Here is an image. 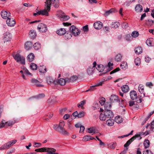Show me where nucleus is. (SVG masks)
<instances>
[{"mask_svg":"<svg viewBox=\"0 0 154 154\" xmlns=\"http://www.w3.org/2000/svg\"><path fill=\"white\" fill-rule=\"evenodd\" d=\"M51 5V0H46V1L45 2L44 9L40 10V11L38 13V15L48 16L49 15L48 12L50 10Z\"/></svg>","mask_w":154,"mask_h":154,"instance_id":"f257e3e1","label":"nucleus"},{"mask_svg":"<svg viewBox=\"0 0 154 154\" xmlns=\"http://www.w3.org/2000/svg\"><path fill=\"white\" fill-rule=\"evenodd\" d=\"M64 125V122L63 121L61 120L60 121V124L59 125H54L53 128L63 135H68V133L63 128Z\"/></svg>","mask_w":154,"mask_h":154,"instance_id":"f03ea898","label":"nucleus"},{"mask_svg":"<svg viewBox=\"0 0 154 154\" xmlns=\"http://www.w3.org/2000/svg\"><path fill=\"white\" fill-rule=\"evenodd\" d=\"M17 142V140H14L6 143L0 147V150H2L9 149L11 146L15 144Z\"/></svg>","mask_w":154,"mask_h":154,"instance_id":"7ed1b4c3","label":"nucleus"},{"mask_svg":"<svg viewBox=\"0 0 154 154\" xmlns=\"http://www.w3.org/2000/svg\"><path fill=\"white\" fill-rule=\"evenodd\" d=\"M130 94L131 99L134 100L136 99V102L138 103H140L142 102L141 98H139L137 96V94L136 92L134 91H133L130 92Z\"/></svg>","mask_w":154,"mask_h":154,"instance_id":"20e7f679","label":"nucleus"},{"mask_svg":"<svg viewBox=\"0 0 154 154\" xmlns=\"http://www.w3.org/2000/svg\"><path fill=\"white\" fill-rule=\"evenodd\" d=\"M57 12L58 14H57V16L62 21H66L70 18L68 16L65 15V13L61 11H59Z\"/></svg>","mask_w":154,"mask_h":154,"instance_id":"39448f33","label":"nucleus"},{"mask_svg":"<svg viewBox=\"0 0 154 154\" xmlns=\"http://www.w3.org/2000/svg\"><path fill=\"white\" fill-rule=\"evenodd\" d=\"M12 55L14 58L17 62H21L22 63L24 62L25 59L24 57L21 56L19 54H15L14 53L12 54Z\"/></svg>","mask_w":154,"mask_h":154,"instance_id":"423d86ee","label":"nucleus"},{"mask_svg":"<svg viewBox=\"0 0 154 154\" xmlns=\"http://www.w3.org/2000/svg\"><path fill=\"white\" fill-rule=\"evenodd\" d=\"M69 30L75 36H77L80 33V32L78 29L73 25L70 27Z\"/></svg>","mask_w":154,"mask_h":154,"instance_id":"0eeeda50","label":"nucleus"},{"mask_svg":"<svg viewBox=\"0 0 154 154\" xmlns=\"http://www.w3.org/2000/svg\"><path fill=\"white\" fill-rule=\"evenodd\" d=\"M11 38V35L9 32H7L4 33L3 37L4 42H8L10 41Z\"/></svg>","mask_w":154,"mask_h":154,"instance_id":"6e6552de","label":"nucleus"},{"mask_svg":"<svg viewBox=\"0 0 154 154\" xmlns=\"http://www.w3.org/2000/svg\"><path fill=\"white\" fill-rule=\"evenodd\" d=\"M38 29L41 32H45L47 30L46 25L43 23H40L38 26Z\"/></svg>","mask_w":154,"mask_h":154,"instance_id":"1a4fd4ad","label":"nucleus"},{"mask_svg":"<svg viewBox=\"0 0 154 154\" xmlns=\"http://www.w3.org/2000/svg\"><path fill=\"white\" fill-rule=\"evenodd\" d=\"M105 117L106 119H111L113 117L114 115L112 112L109 109L105 110L104 111Z\"/></svg>","mask_w":154,"mask_h":154,"instance_id":"9d476101","label":"nucleus"},{"mask_svg":"<svg viewBox=\"0 0 154 154\" xmlns=\"http://www.w3.org/2000/svg\"><path fill=\"white\" fill-rule=\"evenodd\" d=\"M6 22L8 25L10 26H14L16 23L13 18L10 17L7 19Z\"/></svg>","mask_w":154,"mask_h":154,"instance_id":"9b49d317","label":"nucleus"},{"mask_svg":"<svg viewBox=\"0 0 154 154\" xmlns=\"http://www.w3.org/2000/svg\"><path fill=\"white\" fill-rule=\"evenodd\" d=\"M1 15L2 17L5 19H7L11 17L10 13L8 11H3L1 12Z\"/></svg>","mask_w":154,"mask_h":154,"instance_id":"f8f14e48","label":"nucleus"},{"mask_svg":"<svg viewBox=\"0 0 154 154\" xmlns=\"http://www.w3.org/2000/svg\"><path fill=\"white\" fill-rule=\"evenodd\" d=\"M138 135H135L132 137L131 139H130L129 140H128L126 143L124 145V146L125 147H127L131 143L134 141L135 139L137 137H138Z\"/></svg>","mask_w":154,"mask_h":154,"instance_id":"ddd939ff","label":"nucleus"},{"mask_svg":"<svg viewBox=\"0 0 154 154\" xmlns=\"http://www.w3.org/2000/svg\"><path fill=\"white\" fill-rule=\"evenodd\" d=\"M102 23L100 21H97L94 24V26L96 29H100L102 27Z\"/></svg>","mask_w":154,"mask_h":154,"instance_id":"4468645a","label":"nucleus"},{"mask_svg":"<svg viewBox=\"0 0 154 154\" xmlns=\"http://www.w3.org/2000/svg\"><path fill=\"white\" fill-rule=\"evenodd\" d=\"M103 83V81L100 82H99L97 83L96 84L94 85L91 86L89 89L86 91L87 92L89 91H93L95 89V87L96 86H101L102 85Z\"/></svg>","mask_w":154,"mask_h":154,"instance_id":"2eb2a0df","label":"nucleus"},{"mask_svg":"<svg viewBox=\"0 0 154 154\" xmlns=\"http://www.w3.org/2000/svg\"><path fill=\"white\" fill-rule=\"evenodd\" d=\"M146 43L148 46H152L154 45V40L152 38H149L146 41Z\"/></svg>","mask_w":154,"mask_h":154,"instance_id":"dca6fc26","label":"nucleus"},{"mask_svg":"<svg viewBox=\"0 0 154 154\" xmlns=\"http://www.w3.org/2000/svg\"><path fill=\"white\" fill-rule=\"evenodd\" d=\"M110 100L112 103H113L116 101H119V97L117 96L113 95L110 96Z\"/></svg>","mask_w":154,"mask_h":154,"instance_id":"f3484780","label":"nucleus"},{"mask_svg":"<svg viewBox=\"0 0 154 154\" xmlns=\"http://www.w3.org/2000/svg\"><path fill=\"white\" fill-rule=\"evenodd\" d=\"M66 32V29L63 28H61L57 30L56 31L57 33L60 35H64Z\"/></svg>","mask_w":154,"mask_h":154,"instance_id":"a211bd4d","label":"nucleus"},{"mask_svg":"<svg viewBox=\"0 0 154 154\" xmlns=\"http://www.w3.org/2000/svg\"><path fill=\"white\" fill-rule=\"evenodd\" d=\"M59 0H51V4H52L53 6L55 8H57L59 6L60 3L59 2Z\"/></svg>","mask_w":154,"mask_h":154,"instance_id":"6ab92c4d","label":"nucleus"},{"mask_svg":"<svg viewBox=\"0 0 154 154\" xmlns=\"http://www.w3.org/2000/svg\"><path fill=\"white\" fill-rule=\"evenodd\" d=\"M32 44L31 42H27L25 45V49L27 50H29L32 46Z\"/></svg>","mask_w":154,"mask_h":154,"instance_id":"aec40b11","label":"nucleus"},{"mask_svg":"<svg viewBox=\"0 0 154 154\" xmlns=\"http://www.w3.org/2000/svg\"><path fill=\"white\" fill-rule=\"evenodd\" d=\"M38 69L39 72L42 73H45L47 71L46 67L43 65L39 66Z\"/></svg>","mask_w":154,"mask_h":154,"instance_id":"412c9836","label":"nucleus"},{"mask_svg":"<svg viewBox=\"0 0 154 154\" xmlns=\"http://www.w3.org/2000/svg\"><path fill=\"white\" fill-rule=\"evenodd\" d=\"M116 11V9L114 8H112L110 9L109 10L106 11L105 13L104 14V16H108L112 12H115Z\"/></svg>","mask_w":154,"mask_h":154,"instance_id":"4be33fe9","label":"nucleus"},{"mask_svg":"<svg viewBox=\"0 0 154 154\" xmlns=\"http://www.w3.org/2000/svg\"><path fill=\"white\" fill-rule=\"evenodd\" d=\"M29 35L32 38H34L36 35V32L33 30H31L29 32Z\"/></svg>","mask_w":154,"mask_h":154,"instance_id":"5701e85b","label":"nucleus"},{"mask_svg":"<svg viewBox=\"0 0 154 154\" xmlns=\"http://www.w3.org/2000/svg\"><path fill=\"white\" fill-rule=\"evenodd\" d=\"M135 10L137 12H141L143 10V7L140 4L137 5L135 7Z\"/></svg>","mask_w":154,"mask_h":154,"instance_id":"b1692460","label":"nucleus"},{"mask_svg":"<svg viewBox=\"0 0 154 154\" xmlns=\"http://www.w3.org/2000/svg\"><path fill=\"white\" fill-rule=\"evenodd\" d=\"M114 121L113 119H108L106 121V123L109 126H111L113 125Z\"/></svg>","mask_w":154,"mask_h":154,"instance_id":"393cba45","label":"nucleus"},{"mask_svg":"<svg viewBox=\"0 0 154 154\" xmlns=\"http://www.w3.org/2000/svg\"><path fill=\"white\" fill-rule=\"evenodd\" d=\"M88 132L92 134H94L96 133L95 128L94 127H91L89 128H88Z\"/></svg>","mask_w":154,"mask_h":154,"instance_id":"a878e982","label":"nucleus"},{"mask_svg":"<svg viewBox=\"0 0 154 154\" xmlns=\"http://www.w3.org/2000/svg\"><path fill=\"white\" fill-rule=\"evenodd\" d=\"M35 56L34 54L31 53L28 56L27 60L30 62H32L34 59Z\"/></svg>","mask_w":154,"mask_h":154,"instance_id":"bb28decb","label":"nucleus"},{"mask_svg":"<svg viewBox=\"0 0 154 154\" xmlns=\"http://www.w3.org/2000/svg\"><path fill=\"white\" fill-rule=\"evenodd\" d=\"M135 53L137 54H139L142 52V49L140 47H138L135 49Z\"/></svg>","mask_w":154,"mask_h":154,"instance_id":"cd10ccee","label":"nucleus"},{"mask_svg":"<svg viewBox=\"0 0 154 154\" xmlns=\"http://www.w3.org/2000/svg\"><path fill=\"white\" fill-rule=\"evenodd\" d=\"M96 68L99 72H102L104 70V67L102 64H100L98 65L97 67Z\"/></svg>","mask_w":154,"mask_h":154,"instance_id":"c85d7f7f","label":"nucleus"},{"mask_svg":"<svg viewBox=\"0 0 154 154\" xmlns=\"http://www.w3.org/2000/svg\"><path fill=\"white\" fill-rule=\"evenodd\" d=\"M122 90V91L124 93L128 92L129 88L128 86L127 85H123L121 87Z\"/></svg>","mask_w":154,"mask_h":154,"instance_id":"c756f323","label":"nucleus"},{"mask_svg":"<svg viewBox=\"0 0 154 154\" xmlns=\"http://www.w3.org/2000/svg\"><path fill=\"white\" fill-rule=\"evenodd\" d=\"M120 25V23L117 22H112L111 25V27L112 28H116Z\"/></svg>","mask_w":154,"mask_h":154,"instance_id":"7c9ffc66","label":"nucleus"},{"mask_svg":"<svg viewBox=\"0 0 154 154\" xmlns=\"http://www.w3.org/2000/svg\"><path fill=\"white\" fill-rule=\"evenodd\" d=\"M94 69V67H90L88 68L87 69V72L88 74L89 75H92L93 73V71Z\"/></svg>","mask_w":154,"mask_h":154,"instance_id":"2f4dec72","label":"nucleus"},{"mask_svg":"<svg viewBox=\"0 0 154 154\" xmlns=\"http://www.w3.org/2000/svg\"><path fill=\"white\" fill-rule=\"evenodd\" d=\"M143 145L145 148H148L150 145L149 140H145L144 141Z\"/></svg>","mask_w":154,"mask_h":154,"instance_id":"473e14b6","label":"nucleus"},{"mask_svg":"<svg viewBox=\"0 0 154 154\" xmlns=\"http://www.w3.org/2000/svg\"><path fill=\"white\" fill-rule=\"evenodd\" d=\"M115 121L118 123H120L123 121V119L121 117L118 116L115 117Z\"/></svg>","mask_w":154,"mask_h":154,"instance_id":"72a5a7b5","label":"nucleus"},{"mask_svg":"<svg viewBox=\"0 0 154 154\" xmlns=\"http://www.w3.org/2000/svg\"><path fill=\"white\" fill-rule=\"evenodd\" d=\"M65 34V37L66 39H70L72 36V33H71L70 31L67 33L66 32Z\"/></svg>","mask_w":154,"mask_h":154,"instance_id":"f704fd0d","label":"nucleus"},{"mask_svg":"<svg viewBox=\"0 0 154 154\" xmlns=\"http://www.w3.org/2000/svg\"><path fill=\"white\" fill-rule=\"evenodd\" d=\"M33 46L35 49V50H38L41 47L40 44L38 42L35 43Z\"/></svg>","mask_w":154,"mask_h":154,"instance_id":"c9c22d12","label":"nucleus"},{"mask_svg":"<svg viewBox=\"0 0 154 154\" xmlns=\"http://www.w3.org/2000/svg\"><path fill=\"white\" fill-rule=\"evenodd\" d=\"M122 58V56L121 54H119L116 55L115 57V60L117 62L120 61Z\"/></svg>","mask_w":154,"mask_h":154,"instance_id":"e433bc0d","label":"nucleus"},{"mask_svg":"<svg viewBox=\"0 0 154 154\" xmlns=\"http://www.w3.org/2000/svg\"><path fill=\"white\" fill-rule=\"evenodd\" d=\"M35 151L37 152H49V151L47 150V148L46 147L35 149Z\"/></svg>","mask_w":154,"mask_h":154,"instance_id":"4c0bfd02","label":"nucleus"},{"mask_svg":"<svg viewBox=\"0 0 154 154\" xmlns=\"http://www.w3.org/2000/svg\"><path fill=\"white\" fill-rule=\"evenodd\" d=\"M128 66L126 62H125L122 63L120 65L121 68L124 69H125L127 68Z\"/></svg>","mask_w":154,"mask_h":154,"instance_id":"58836bf2","label":"nucleus"},{"mask_svg":"<svg viewBox=\"0 0 154 154\" xmlns=\"http://www.w3.org/2000/svg\"><path fill=\"white\" fill-rule=\"evenodd\" d=\"M58 83L61 85H64L65 84V80L63 78H60L58 81Z\"/></svg>","mask_w":154,"mask_h":154,"instance_id":"ea45409f","label":"nucleus"},{"mask_svg":"<svg viewBox=\"0 0 154 154\" xmlns=\"http://www.w3.org/2000/svg\"><path fill=\"white\" fill-rule=\"evenodd\" d=\"M15 123V121H9L5 122V125L7 126H10L12 125Z\"/></svg>","mask_w":154,"mask_h":154,"instance_id":"a19ab883","label":"nucleus"},{"mask_svg":"<svg viewBox=\"0 0 154 154\" xmlns=\"http://www.w3.org/2000/svg\"><path fill=\"white\" fill-rule=\"evenodd\" d=\"M139 35V33L137 31H134L133 32L131 33V36L134 38L137 37Z\"/></svg>","mask_w":154,"mask_h":154,"instance_id":"79ce46f5","label":"nucleus"},{"mask_svg":"<svg viewBox=\"0 0 154 154\" xmlns=\"http://www.w3.org/2000/svg\"><path fill=\"white\" fill-rule=\"evenodd\" d=\"M31 68L33 70H35L37 69L38 68L37 65L35 63H32L30 65Z\"/></svg>","mask_w":154,"mask_h":154,"instance_id":"37998d69","label":"nucleus"},{"mask_svg":"<svg viewBox=\"0 0 154 154\" xmlns=\"http://www.w3.org/2000/svg\"><path fill=\"white\" fill-rule=\"evenodd\" d=\"M100 119L101 120L104 121L106 119V117H105L104 112V114L101 113L100 115Z\"/></svg>","mask_w":154,"mask_h":154,"instance_id":"c03bdc74","label":"nucleus"},{"mask_svg":"<svg viewBox=\"0 0 154 154\" xmlns=\"http://www.w3.org/2000/svg\"><path fill=\"white\" fill-rule=\"evenodd\" d=\"M134 62L136 66L139 65L140 63V59L139 57H137L135 59Z\"/></svg>","mask_w":154,"mask_h":154,"instance_id":"a18cd8bd","label":"nucleus"},{"mask_svg":"<svg viewBox=\"0 0 154 154\" xmlns=\"http://www.w3.org/2000/svg\"><path fill=\"white\" fill-rule=\"evenodd\" d=\"M116 146V142L112 143L109 144V147L111 149H114L115 148Z\"/></svg>","mask_w":154,"mask_h":154,"instance_id":"49530a36","label":"nucleus"},{"mask_svg":"<svg viewBox=\"0 0 154 154\" xmlns=\"http://www.w3.org/2000/svg\"><path fill=\"white\" fill-rule=\"evenodd\" d=\"M111 105L109 103H107L105 104L104 107L105 110L109 109L111 108Z\"/></svg>","mask_w":154,"mask_h":154,"instance_id":"de8ad7c7","label":"nucleus"},{"mask_svg":"<svg viewBox=\"0 0 154 154\" xmlns=\"http://www.w3.org/2000/svg\"><path fill=\"white\" fill-rule=\"evenodd\" d=\"M85 103V101L84 100L82 101H81L79 104H78V106L79 107H80L81 106L82 109H83L82 106L84 105Z\"/></svg>","mask_w":154,"mask_h":154,"instance_id":"09e8293b","label":"nucleus"},{"mask_svg":"<svg viewBox=\"0 0 154 154\" xmlns=\"http://www.w3.org/2000/svg\"><path fill=\"white\" fill-rule=\"evenodd\" d=\"M119 100L120 106L122 108L125 107V105L124 104L125 100H124L122 99L121 100Z\"/></svg>","mask_w":154,"mask_h":154,"instance_id":"8fccbe9b","label":"nucleus"},{"mask_svg":"<svg viewBox=\"0 0 154 154\" xmlns=\"http://www.w3.org/2000/svg\"><path fill=\"white\" fill-rule=\"evenodd\" d=\"M105 101V99L104 97H102L101 98L99 101V102L101 105H103L104 104Z\"/></svg>","mask_w":154,"mask_h":154,"instance_id":"3c124183","label":"nucleus"},{"mask_svg":"<svg viewBox=\"0 0 154 154\" xmlns=\"http://www.w3.org/2000/svg\"><path fill=\"white\" fill-rule=\"evenodd\" d=\"M126 38L127 41H131L132 39V37L130 34H127L126 36Z\"/></svg>","mask_w":154,"mask_h":154,"instance_id":"603ef678","label":"nucleus"},{"mask_svg":"<svg viewBox=\"0 0 154 154\" xmlns=\"http://www.w3.org/2000/svg\"><path fill=\"white\" fill-rule=\"evenodd\" d=\"M90 136L85 135L83 138V140L84 141H86L88 140H90Z\"/></svg>","mask_w":154,"mask_h":154,"instance_id":"864d4df0","label":"nucleus"},{"mask_svg":"<svg viewBox=\"0 0 154 154\" xmlns=\"http://www.w3.org/2000/svg\"><path fill=\"white\" fill-rule=\"evenodd\" d=\"M24 72L27 75H31V74L29 72V71L26 69H23Z\"/></svg>","mask_w":154,"mask_h":154,"instance_id":"5fc2aeb1","label":"nucleus"},{"mask_svg":"<svg viewBox=\"0 0 154 154\" xmlns=\"http://www.w3.org/2000/svg\"><path fill=\"white\" fill-rule=\"evenodd\" d=\"M113 65V64L112 63H111L110 62H109L108 63V65L109 68L110 69L108 71H107L105 72H104L103 73L105 74L108 71H110V70H112L113 68V67H112Z\"/></svg>","mask_w":154,"mask_h":154,"instance_id":"6e6d98bb","label":"nucleus"},{"mask_svg":"<svg viewBox=\"0 0 154 154\" xmlns=\"http://www.w3.org/2000/svg\"><path fill=\"white\" fill-rule=\"evenodd\" d=\"M84 115L85 112L83 111H82L80 112L79 113H78V117L79 118H82L83 117Z\"/></svg>","mask_w":154,"mask_h":154,"instance_id":"4d7b16f0","label":"nucleus"},{"mask_svg":"<svg viewBox=\"0 0 154 154\" xmlns=\"http://www.w3.org/2000/svg\"><path fill=\"white\" fill-rule=\"evenodd\" d=\"M120 70V69L119 67L116 68V69H115L112 71L110 72V74H111L113 73H114L117 72L119 71Z\"/></svg>","mask_w":154,"mask_h":154,"instance_id":"13d9d810","label":"nucleus"},{"mask_svg":"<svg viewBox=\"0 0 154 154\" xmlns=\"http://www.w3.org/2000/svg\"><path fill=\"white\" fill-rule=\"evenodd\" d=\"M78 79L77 76H73L70 78V80L72 82H73L76 80Z\"/></svg>","mask_w":154,"mask_h":154,"instance_id":"bf43d9fd","label":"nucleus"},{"mask_svg":"<svg viewBox=\"0 0 154 154\" xmlns=\"http://www.w3.org/2000/svg\"><path fill=\"white\" fill-rule=\"evenodd\" d=\"M31 82L32 84L34 85H35L36 83H38V81L35 79H32L31 80Z\"/></svg>","mask_w":154,"mask_h":154,"instance_id":"052dcab7","label":"nucleus"},{"mask_svg":"<svg viewBox=\"0 0 154 154\" xmlns=\"http://www.w3.org/2000/svg\"><path fill=\"white\" fill-rule=\"evenodd\" d=\"M138 89L139 92H140L141 93H142L143 92L144 87L143 86L140 87V86H139L138 87Z\"/></svg>","mask_w":154,"mask_h":154,"instance_id":"680f3d73","label":"nucleus"},{"mask_svg":"<svg viewBox=\"0 0 154 154\" xmlns=\"http://www.w3.org/2000/svg\"><path fill=\"white\" fill-rule=\"evenodd\" d=\"M128 23L126 22H124L122 25V27L123 28H126L128 27Z\"/></svg>","mask_w":154,"mask_h":154,"instance_id":"e2e57ef3","label":"nucleus"},{"mask_svg":"<svg viewBox=\"0 0 154 154\" xmlns=\"http://www.w3.org/2000/svg\"><path fill=\"white\" fill-rule=\"evenodd\" d=\"M143 154H152V153L150 150H146V151L143 152Z\"/></svg>","mask_w":154,"mask_h":154,"instance_id":"0e129e2a","label":"nucleus"},{"mask_svg":"<svg viewBox=\"0 0 154 154\" xmlns=\"http://www.w3.org/2000/svg\"><path fill=\"white\" fill-rule=\"evenodd\" d=\"M45 96V95L44 94H40L37 97L38 99L44 97Z\"/></svg>","mask_w":154,"mask_h":154,"instance_id":"69168bd1","label":"nucleus"},{"mask_svg":"<svg viewBox=\"0 0 154 154\" xmlns=\"http://www.w3.org/2000/svg\"><path fill=\"white\" fill-rule=\"evenodd\" d=\"M5 123L2 121L0 123V128H2L5 125Z\"/></svg>","mask_w":154,"mask_h":154,"instance_id":"338daca9","label":"nucleus"},{"mask_svg":"<svg viewBox=\"0 0 154 154\" xmlns=\"http://www.w3.org/2000/svg\"><path fill=\"white\" fill-rule=\"evenodd\" d=\"M83 31L85 32H87L88 30V25H86L83 26Z\"/></svg>","mask_w":154,"mask_h":154,"instance_id":"774afa93","label":"nucleus"}]
</instances>
